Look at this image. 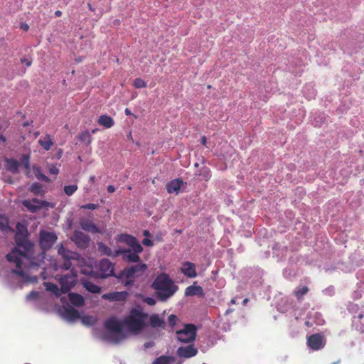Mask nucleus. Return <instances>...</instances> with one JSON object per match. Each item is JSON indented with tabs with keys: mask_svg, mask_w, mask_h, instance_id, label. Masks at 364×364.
Here are the masks:
<instances>
[{
	"mask_svg": "<svg viewBox=\"0 0 364 364\" xmlns=\"http://www.w3.org/2000/svg\"><path fill=\"white\" fill-rule=\"evenodd\" d=\"M340 363V360H338L337 362L333 363H331V364H338V363Z\"/></svg>",
	"mask_w": 364,
	"mask_h": 364,
	"instance_id": "obj_62",
	"label": "nucleus"
},
{
	"mask_svg": "<svg viewBox=\"0 0 364 364\" xmlns=\"http://www.w3.org/2000/svg\"><path fill=\"white\" fill-rule=\"evenodd\" d=\"M58 253L63 260H78L80 257L78 253L67 250L63 244L58 246Z\"/></svg>",
	"mask_w": 364,
	"mask_h": 364,
	"instance_id": "obj_17",
	"label": "nucleus"
},
{
	"mask_svg": "<svg viewBox=\"0 0 364 364\" xmlns=\"http://www.w3.org/2000/svg\"><path fill=\"white\" fill-rule=\"evenodd\" d=\"M18 231L14 237L16 247L6 257L9 262L14 263L16 267L19 269H13V272L18 276H23V272L21 269L22 266L21 258L27 257L32 252L33 245L28 238L27 230L25 229L22 231L18 228Z\"/></svg>",
	"mask_w": 364,
	"mask_h": 364,
	"instance_id": "obj_1",
	"label": "nucleus"
},
{
	"mask_svg": "<svg viewBox=\"0 0 364 364\" xmlns=\"http://www.w3.org/2000/svg\"><path fill=\"white\" fill-rule=\"evenodd\" d=\"M71 267H72L71 260H64V263L61 266V269H63L64 270H68L71 268Z\"/></svg>",
	"mask_w": 364,
	"mask_h": 364,
	"instance_id": "obj_44",
	"label": "nucleus"
},
{
	"mask_svg": "<svg viewBox=\"0 0 364 364\" xmlns=\"http://www.w3.org/2000/svg\"><path fill=\"white\" fill-rule=\"evenodd\" d=\"M9 228L8 219L5 217L0 216V228L2 230H5Z\"/></svg>",
	"mask_w": 364,
	"mask_h": 364,
	"instance_id": "obj_40",
	"label": "nucleus"
},
{
	"mask_svg": "<svg viewBox=\"0 0 364 364\" xmlns=\"http://www.w3.org/2000/svg\"><path fill=\"white\" fill-rule=\"evenodd\" d=\"M78 139L86 144V146H90L92 143V136L91 134L88 131H85L80 133L77 136Z\"/></svg>",
	"mask_w": 364,
	"mask_h": 364,
	"instance_id": "obj_30",
	"label": "nucleus"
},
{
	"mask_svg": "<svg viewBox=\"0 0 364 364\" xmlns=\"http://www.w3.org/2000/svg\"><path fill=\"white\" fill-rule=\"evenodd\" d=\"M133 86L135 88H138V89L144 88V87H146L147 84L143 79L138 77L134 80Z\"/></svg>",
	"mask_w": 364,
	"mask_h": 364,
	"instance_id": "obj_38",
	"label": "nucleus"
},
{
	"mask_svg": "<svg viewBox=\"0 0 364 364\" xmlns=\"http://www.w3.org/2000/svg\"><path fill=\"white\" fill-rule=\"evenodd\" d=\"M20 28L25 31H28L29 29V26L26 23H22L20 25Z\"/></svg>",
	"mask_w": 364,
	"mask_h": 364,
	"instance_id": "obj_49",
	"label": "nucleus"
},
{
	"mask_svg": "<svg viewBox=\"0 0 364 364\" xmlns=\"http://www.w3.org/2000/svg\"><path fill=\"white\" fill-rule=\"evenodd\" d=\"M230 302H231L232 304H235L236 303L235 299H232Z\"/></svg>",
	"mask_w": 364,
	"mask_h": 364,
	"instance_id": "obj_60",
	"label": "nucleus"
},
{
	"mask_svg": "<svg viewBox=\"0 0 364 364\" xmlns=\"http://www.w3.org/2000/svg\"><path fill=\"white\" fill-rule=\"evenodd\" d=\"M183 183V181L180 178L171 181L166 186L167 192L168 193H178L181 188Z\"/></svg>",
	"mask_w": 364,
	"mask_h": 364,
	"instance_id": "obj_20",
	"label": "nucleus"
},
{
	"mask_svg": "<svg viewBox=\"0 0 364 364\" xmlns=\"http://www.w3.org/2000/svg\"><path fill=\"white\" fill-rule=\"evenodd\" d=\"M55 16H57V17H60V16H62V11H60V10H57V11H55Z\"/></svg>",
	"mask_w": 364,
	"mask_h": 364,
	"instance_id": "obj_52",
	"label": "nucleus"
},
{
	"mask_svg": "<svg viewBox=\"0 0 364 364\" xmlns=\"http://www.w3.org/2000/svg\"><path fill=\"white\" fill-rule=\"evenodd\" d=\"M82 285L85 288V289L89 292L98 294L100 293L101 291V287L92 283V282L84 280L82 282Z\"/></svg>",
	"mask_w": 364,
	"mask_h": 364,
	"instance_id": "obj_25",
	"label": "nucleus"
},
{
	"mask_svg": "<svg viewBox=\"0 0 364 364\" xmlns=\"http://www.w3.org/2000/svg\"><path fill=\"white\" fill-rule=\"evenodd\" d=\"M77 274L75 271L71 269L70 274L63 275L59 278L61 286L60 291L63 294L68 293L77 282Z\"/></svg>",
	"mask_w": 364,
	"mask_h": 364,
	"instance_id": "obj_8",
	"label": "nucleus"
},
{
	"mask_svg": "<svg viewBox=\"0 0 364 364\" xmlns=\"http://www.w3.org/2000/svg\"><path fill=\"white\" fill-rule=\"evenodd\" d=\"M80 225L83 230L87 231L88 232H91L92 234L101 232L100 230L97 228V226L90 220H81L80 221Z\"/></svg>",
	"mask_w": 364,
	"mask_h": 364,
	"instance_id": "obj_19",
	"label": "nucleus"
},
{
	"mask_svg": "<svg viewBox=\"0 0 364 364\" xmlns=\"http://www.w3.org/2000/svg\"><path fill=\"white\" fill-rule=\"evenodd\" d=\"M128 296V292L125 291H113L102 294V299L110 301H124L127 299Z\"/></svg>",
	"mask_w": 364,
	"mask_h": 364,
	"instance_id": "obj_15",
	"label": "nucleus"
},
{
	"mask_svg": "<svg viewBox=\"0 0 364 364\" xmlns=\"http://www.w3.org/2000/svg\"><path fill=\"white\" fill-rule=\"evenodd\" d=\"M125 114H126L127 115H130L132 113H131L130 110H129L128 108H127V109H125Z\"/></svg>",
	"mask_w": 364,
	"mask_h": 364,
	"instance_id": "obj_57",
	"label": "nucleus"
},
{
	"mask_svg": "<svg viewBox=\"0 0 364 364\" xmlns=\"http://www.w3.org/2000/svg\"><path fill=\"white\" fill-rule=\"evenodd\" d=\"M195 166L198 167V163L195 164Z\"/></svg>",
	"mask_w": 364,
	"mask_h": 364,
	"instance_id": "obj_63",
	"label": "nucleus"
},
{
	"mask_svg": "<svg viewBox=\"0 0 364 364\" xmlns=\"http://www.w3.org/2000/svg\"><path fill=\"white\" fill-rule=\"evenodd\" d=\"M98 250L100 252H101L102 255H107V256H112L114 254H112V251L110 247H109L107 245H105L102 242H98L97 243Z\"/></svg>",
	"mask_w": 364,
	"mask_h": 364,
	"instance_id": "obj_33",
	"label": "nucleus"
},
{
	"mask_svg": "<svg viewBox=\"0 0 364 364\" xmlns=\"http://www.w3.org/2000/svg\"><path fill=\"white\" fill-rule=\"evenodd\" d=\"M89 9L92 11H94V9L92 7V6L89 4H88Z\"/></svg>",
	"mask_w": 364,
	"mask_h": 364,
	"instance_id": "obj_61",
	"label": "nucleus"
},
{
	"mask_svg": "<svg viewBox=\"0 0 364 364\" xmlns=\"http://www.w3.org/2000/svg\"><path fill=\"white\" fill-rule=\"evenodd\" d=\"M203 290L200 286L191 285L188 287L185 290L186 296H195V295H203Z\"/></svg>",
	"mask_w": 364,
	"mask_h": 364,
	"instance_id": "obj_23",
	"label": "nucleus"
},
{
	"mask_svg": "<svg viewBox=\"0 0 364 364\" xmlns=\"http://www.w3.org/2000/svg\"><path fill=\"white\" fill-rule=\"evenodd\" d=\"M199 176L205 181H209L211 178L210 169L205 166L203 167L200 171Z\"/></svg>",
	"mask_w": 364,
	"mask_h": 364,
	"instance_id": "obj_35",
	"label": "nucleus"
},
{
	"mask_svg": "<svg viewBox=\"0 0 364 364\" xmlns=\"http://www.w3.org/2000/svg\"><path fill=\"white\" fill-rule=\"evenodd\" d=\"M309 288L307 287H303L299 289H296L294 291V295L297 299V300H301L303 296L306 295L309 292Z\"/></svg>",
	"mask_w": 364,
	"mask_h": 364,
	"instance_id": "obj_34",
	"label": "nucleus"
},
{
	"mask_svg": "<svg viewBox=\"0 0 364 364\" xmlns=\"http://www.w3.org/2000/svg\"><path fill=\"white\" fill-rule=\"evenodd\" d=\"M154 346V343L153 341H149V342H146L144 344V347L145 349H147V348H151Z\"/></svg>",
	"mask_w": 364,
	"mask_h": 364,
	"instance_id": "obj_48",
	"label": "nucleus"
},
{
	"mask_svg": "<svg viewBox=\"0 0 364 364\" xmlns=\"http://www.w3.org/2000/svg\"><path fill=\"white\" fill-rule=\"evenodd\" d=\"M22 164L25 169L27 171H29L30 169V157L28 155H23L21 158V163L20 165Z\"/></svg>",
	"mask_w": 364,
	"mask_h": 364,
	"instance_id": "obj_39",
	"label": "nucleus"
},
{
	"mask_svg": "<svg viewBox=\"0 0 364 364\" xmlns=\"http://www.w3.org/2000/svg\"><path fill=\"white\" fill-rule=\"evenodd\" d=\"M40 246L44 250H49L56 242L58 237L55 232H47L42 230L40 232Z\"/></svg>",
	"mask_w": 364,
	"mask_h": 364,
	"instance_id": "obj_10",
	"label": "nucleus"
},
{
	"mask_svg": "<svg viewBox=\"0 0 364 364\" xmlns=\"http://www.w3.org/2000/svg\"><path fill=\"white\" fill-rule=\"evenodd\" d=\"M39 144L46 151H48L53 146V141L50 135L47 134L38 140Z\"/></svg>",
	"mask_w": 364,
	"mask_h": 364,
	"instance_id": "obj_28",
	"label": "nucleus"
},
{
	"mask_svg": "<svg viewBox=\"0 0 364 364\" xmlns=\"http://www.w3.org/2000/svg\"><path fill=\"white\" fill-rule=\"evenodd\" d=\"M23 205L31 213H35L43 207H48L49 203L46 200H41L38 198L28 199L22 201Z\"/></svg>",
	"mask_w": 364,
	"mask_h": 364,
	"instance_id": "obj_11",
	"label": "nucleus"
},
{
	"mask_svg": "<svg viewBox=\"0 0 364 364\" xmlns=\"http://www.w3.org/2000/svg\"><path fill=\"white\" fill-rule=\"evenodd\" d=\"M6 167L12 173H16L18 170L20 163L15 159H6Z\"/></svg>",
	"mask_w": 364,
	"mask_h": 364,
	"instance_id": "obj_32",
	"label": "nucleus"
},
{
	"mask_svg": "<svg viewBox=\"0 0 364 364\" xmlns=\"http://www.w3.org/2000/svg\"><path fill=\"white\" fill-rule=\"evenodd\" d=\"M87 318H83V322H85V320L87 319Z\"/></svg>",
	"mask_w": 364,
	"mask_h": 364,
	"instance_id": "obj_64",
	"label": "nucleus"
},
{
	"mask_svg": "<svg viewBox=\"0 0 364 364\" xmlns=\"http://www.w3.org/2000/svg\"><path fill=\"white\" fill-rule=\"evenodd\" d=\"M28 190L36 196H41L45 194L43 186L37 182L32 183Z\"/></svg>",
	"mask_w": 364,
	"mask_h": 364,
	"instance_id": "obj_27",
	"label": "nucleus"
},
{
	"mask_svg": "<svg viewBox=\"0 0 364 364\" xmlns=\"http://www.w3.org/2000/svg\"><path fill=\"white\" fill-rule=\"evenodd\" d=\"M142 244L145 246H147V247H151L153 245V242L148 239V238H144L143 240H142Z\"/></svg>",
	"mask_w": 364,
	"mask_h": 364,
	"instance_id": "obj_46",
	"label": "nucleus"
},
{
	"mask_svg": "<svg viewBox=\"0 0 364 364\" xmlns=\"http://www.w3.org/2000/svg\"><path fill=\"white\" fill-rule=\"evenodd\" d=\"M80 208L82 209L95 210L98 208V205L95 203H87L82 205Z\"/></svg>",
	"mask_w": 364,
	"mask_h": 364,
	"instance_id": "obj_42",
	"label": "nucleus"
},
{
	"mask_svg": "<svg viewBox=\"0 0 364 364\" xmlns=\"http://www.w3.org/2000/svg\"><path fill=\"white\" fill-rule=\"evenodd\" d=\"M0 140L2 141L3 142H5L6 141V137L3 135H0Z\"/></svg>",
	"mask_w": 364,
	"mask_h": 364,
	"instance_id": "obj_56",
	"label": "nucleus"
},
{
	"mask_svg": "<svg viewBox=\"0 0 364 364\" xmlns=\"http://www.w3.org/2000/svg\"><path fill=\"white\" fill-rule=\"evenodd\" d=\"M38 296V292L36 291H31L28 295H27V298L28 299H36Z\"/></svg>",
	"mask_w": 364,
	"mask_h": 364,
	"instance_id": "obj_45",
	"label": "nucleus"
},
{
	"mask_svg": "<svg viewBox=\"0 0 364 364\" xmlns=\"http://www.w3.org/2000/svg\"><path fill=\"white\" fill-rule=\"evenodd\" d=\"M196 337V327L193 324H186L183 329L176 331V338L181 343H191Z\"/></svg>",
	"mask_w": 364,
	"mask_h": 364,
	"instance_id": "obj_7",
	"label": "nucleus"
},
{
	"mask_svg": "<svg viewBox=\"0 0 364 364\" xmlns=\"http://www.w3.org/2000/svg\"><path fill=\"white\" fill-rule=\"evenodd\" d=\"M176 361V358L172 355H161L156 358L152 364H171Z\"/></svg>",
	"mask_w": 364,
	"mask_h": 364,
	"instance_id": "obj_24",
	"label": "nucleus"
},
{
	"mask_svg": "<svg viewBox=\"0 0 364 364\" xmlns=\"http://www.w3.org/2000/svg\"><path fill=\"white\" fill-rule=\"evenodd\" d=\"M150 325L153 328L161 327L162 328H165V322L163 319H161L159 315L154 314L150 316Z\"/></svg>",
	"mask_w": 364,
	"mask_h": 364,
	"instance_id": "obj_26",
	"label": "nucleus"
},
{
	"mask_svg": "<svg viewBox=\"0 0 364 364\" xmlns=\"http://www.w3.org/2000/svg\"><path fill=\"white\" fill-rule=\"evenodd\" d=\"M104 326L106 329L112 333L109 339L114 343H118L125 338L122 333L123 322H120L116 317L112 316L105 321Z\"/></svg>",
	"mask_w": 364,
	"mask_h": 364,
	"instance_id": "obj_6",
	"label": "nucleus"
},
{
	"mask_svg": "<svg viewBox=\"0 0 364 364\" xmlns=\"http://www.w3.org/2000/svg\"><path fill=\"white\" fill-rule=\"evenodd\" d=\"M65 316L70 320H75L80 317L77 310L72 306H69L65 309Z\"/></svg>",
	"mask_w": 364,
	"mask_h": 364,
	"instance_id": "obj_29",
	"label": "nucleus"
},
{
	"mask_svg": "<svg viewBox=\"0 0 364 364\" xmlns=\"http://www.w3.org/2000/svg\"><path fill=\"white\" fill-rule=\"evenodd\" d=\"M181 272L189 278H195L197 276L196 266L191 262H185L181 268Z\"/></svg>",
	"mask_w": 364,
	"mask_h": 364,
	"instance_id": "obj_18",
	"label": "nucleus"
},
{
	"mask_svg": "<svg viewBox=\"0 0 364 364\" xmlns=\"http://www.w3.org/2000/svg\"><path fill=\"white\" fill-rule=\"evenodd\" d=\"M33 170L35 171V174L37 178L47 183H49L50 181V178L48 176H46L45 174L41 172V169L39 167H33Z\"/></svg>",
	"mask_w": 364,
	"mask_h": 364,
	"instance_id": "obj_36",
	"label": "nucleus"
},
{
	"mask_svg": "<svg viewBox=\"0 0 364 364\" xmlns=\"http://www.w3.org/2000/svg\"><path fill=\"white\" fill-rule=\"evenodd\" d=\"M21 61L22 63H25L26 65V66H28V67L31 66V61L28 59L21 58Z\"/></svg>",
	"mask_w": 364,
	"mask_h": 364,
	"instance_id": "obj_50",
	"label": "nucleus"
},
{
	"mask_svg": "<svg viewBox=\"0 0 364 364\" xmlns=\"http://www.w3.org/2000/svg\"><path fill=\"white\" fill-rule=\"evenodd\" d=\"M248 301H249V299H247V298H246V299H245L243 300V304H244V305H245V304L248 302Z\"/></svg>",
	"mask_w": 364,
	"mask_h": 364,
	"instance_id": "obj_59",
	"label": "nucleus"
},
{
	"mask_svg": "<svg viewBox=\"0 0 364 364\" xmlns=\"http://www.w3.org/2000/svg\"><path fill=\"white\" fill-rule=\"evenodd\" d=\"M144 235L146 236V237H148L150 235V232L149 230H144Z\"/></svg>",
	"mask_w": 364,
	"mask_h": 364,
	"instance_id": "obj_55",
	"label": "nucleus"
},
{
	"mask_svg": "<svg viewBox=\"0 0 364 364\" xmlns=\"http://www.w3.org/2000/svg\"><path fill=\"white\" fill-rule=\"evenodd\" d=\"M43 284L47 291L53 293L56 296H60L62 292L55 284L48 282H44Z\"/></svg>",
	"mask_w": 364,
	"mask_h": 364,
	"instance_id": "obj_31",
	"label": "nucleus"
},
{
	"mask_svg": "<svg viewBox=\"0 0 364 364\" xmlns=\"http://www.w3.org/2000/svg\"><path fill=\"white\" fill-rule=\"evenodd\" d=\"M49 173L52 175H58L59 173V168L55 165H50L48 168Z\"/></svg>",
	"mask_w": 364,
	"mask_h": 364,
	"instance_id": "obj_43",
	"label": "nucleus"
},
{
	"mask_svg": "<svg viewBox=\"0 0 364 364\" xmlns=\"http://www.w3.org/2000/svg\"><path fill=\"white\" fill-rule=\"evenodd\" d=\"M177 316L176 315L171 314L168 318V323L171 326H174L177 321Z\"/></svg>",
	"mask_w": 364,
	"mask_h": 364,
	"instance_id": "obj_41",
	"label": "nucleus"
},
{
	"mask_svg": "<svg viewBox=\"0 0 364 364\" xmlns=\"http://www.w3.org/2000/svg\"><path fill=\"white\" fill-rule=\"evenodd\" d=\"M107 191L109 193H112L115 191V187L112 185H109L107 186Z\"/></svg>",
	"mask_w": 364,
	"mask_h": 364,
	"instance_id": "obj_51",
	"label": "nucleus"
},
{
	"mask_svg": "<svg viewBox=\"0 0 364 364\" xmlns=\"http://www.w3.org/2000/svg\"><path fill=\"white\" fill-rule=\"evenodd\" d=\"M98 131V129H94L91 131V133L90 134H95Z\"/></svg>",
	"mask_w": 364,
	"mask_h": 364,
	"instance_id": "obj_58",
	"label": "nucleus"
},
{
	"mask_svg": "<svg viewBox=\"0 0 364 364\" xmlns=\"http://www.w3.org/2000/svg\"><path fill=\"white\" fill-rule=\"evenodd\" d=\"M95 181V176H90V181L92 182V183H94Z\"/></svg>",
	"mask_w": 364,
	"mask_h": 364,
	"instance_id": "obj_54",
	"label": "nucleus"
},
{
	"mask_svg": "<svg viewBox=\"0 0 364 364\" xmlns=\"http://www.w3.org/2000/svg\"><path fill=\"white\" fill-rule=\"evenodd\" d=\"M78 187L77 185H69L65 186L63 188L64 193L68 196H72L77 190Z\"/></svg>",
	"mask_w": 364,
	"mask_h": 364,
	"instance_id": "obj_37",
	"label": "nucleus"
},
{
	"mask_svg": "<svg viewBox=\"0 0 364 364\" xmlns=\"http://www.w3.org/2000/svg\"><path fill=\"white\" fill-rule=\"evenodd\" d=\"M117 240L119 242L125 243L130 247H135L136 252L143 251V247L137 241L136 238L131 235L120 234L117 237Z\"/></svg>",
	"mask_w": 364,
	"mask_h": 364,
	"instance_id": "obj_13",
	"label": "nucleus"
},
{
	"mask_svg": "<svg viewBox=\"0 0 364 364\" xmlns=\"http://www.w3.org/2000/svg\"><path fill=\"white\" fill-rule=\"evenodd\" d=\"M68 299L70 302L75 306H82L85 304V299L83 296L77 293H69Z\"/></svg>",
	"mask_w": 364,
	"mask_h": 364,
	"instance_id": "obj_21",
	"label": "nucleus"
},
{
	"mask_svg": "<svg viewBox=\"0 0 364 364\" xmlns=\"http://www.w3.org/2000/svg\"><path fill=\"white\" fill-rule=\"evenodd\" d=\"M146 269V264L140 262L137 264L126 267L115 277L119 279L120 282L125 287L129 289L134 285L137 278L144 274Z\"/></svg>",
	"mask_w": 364,
	"mask_h": 364,
	"instance_id": "obj_3",
	"label": "nucleus"
},
{
	"mask_svg": "<svg viewBox=\"0 0 364 364\" xmlns=\"http://www.w3.org/2000/svg\"><path fill=\"white\" fill-rule=\"evenodd\" d=\"M177 355L181 358H189L196 355L198 349L193 345L181 346L177 349Z\"/></svg>",
	"mask_w": 364,
	"mask_h": 364,
	"instance_id": "obj_16",
	"label": "nucleus"
},
{
	"mask_svg": "<svg viewBox=\"0 0 364 364\" xmlns=\"http://www.w3.org/2000/svg\"><path fill=\"white\" fill-rule=\"evenodd\" d=\"M131 248L132 249H119L115 251L114 256L122 255L123 259L128 262H139L140 261L139 254L142 251L136 252L134 247Z\"/></svg>",
	"mask_w": 364,
	"mask_h": 364,
	"instance_id": "obj_9",
	"label": "nucleus"
},
{
	"mask_svg": "<svg viewBox=\"0 0 364 364\" xmlns=\"http://www.w3.org/2000/svg\"><path fill=\"white\" fill-rule=\"evenodd\" d=\"M145 301L147 304L151 306L154 305L156 304L155 299L151 297L146 298Z\"/></svg>",
	"mask_w": 364,
	"mask_h": 364,
	"instance_id": "obj_47",
	"label": "nucleus"
},
{
	"mask_svg": "<svg viewBox=\"0 0 364 364\" xmlns=\"http://www.w3.org/2000/svg\"><path fill=\"white\" fill-rule=\"evenodd\" d=\"M114 264L108 259H102L97 263L95 267H92L87 274L95 278L105 279L110 276H116L114 272Z\"/></svg>",
	"mask_w": 364,
	"mask_h": 364,
	"instance_id": "obj_5",
	"label": "nucleus"
},
{
	"mask_svg": "<svg viewBox=\"0 0 364 364\" xmlns=\"http://www.w3.org/2000/svg\"><path fill=\"white\" fill-rule=\"evenodd\" d=\"M326 341L323 337L319 333L311 335L307 339L308 346L314 350H318L325 346Z\"/></svg>",
	"mask_w": 364,
	"mask_h": 364,
	"instance_id": "obj_14",
	"label": "nucleus"
},
{
	"mask_svg": "<svg viewBox=\"0 0 364 364\" xmlns=\"http://www.w3.org/2000/svg\"><path fill=\"white\" fill-rule=\"evenodd\" d=\"M155 290L156 296L161 301H166L178 290V287L166 274L158 275L151 284Z\"/></svg>",
	"mask_w": 364,
	"mask_h": 364,
	"instance_id": "obj_2",
	"label": "nucleus"
},
{
	"mask_svg": "<svg viewBox=\"0 0 364 364\" xmlns=\"http://www.w3.org/2000/svg\"><path fill=\"white\" fill-rule=\"evenodd\" d=\"M201 143L203 144V145H205L206 143H207V139L205 136H202L201 138Z\"/></svg>",
	"mask_w": 364,
	"mask_h": 364,
	"instance_id": "obj_53",
	"label": "nucleus"
},
{
	"mask_svg": "<svg viewBox=\"0 0 364 364\" xmlns=\"http://www.w3.org/2000/svg\"><path fill=\"white\" fill-rule=\"evenodd\" d=\"M71 240L80 249H86L90 242V237L80 230H75L73 232Z\"/></svg>",
	"mask_w": 364,
	"mask_h": 364,
	"instance_id": "obj_12",
	"label": "nucleus"
},
{
	"mask_svg": "<svg viewBox=\"0 0 364 364\" xmlns=\"http://www.w3.org/2000/svg\"><path fill=\"white\" fill-rule=\"evenodd\" d=\"M147 318L148 314L144 313L141 309L134 308L131 309L129 314L124 318L123 325L129 331L138 333L145 327Z\"/></svg>",
	"mask_w": 364,
	"mask_h": 364,
	"instance_id": "obj_4",
	"label": "nucleus"
},
{
	"mask_svg": "<svg viewBox=\"0 0 364 364\" xmlns=\"http://www.w3.org/2000/svg\"><path fill=\"white\" fill-rule=\"evenodd\" d=\"M97 122L101 126H103L105 128H111L114 124V119L107 114L101 115L97 120Z\"/></svg>",
	"mask_w": 364,
	"mask_h": 364,
	"instance_id": "obj_22",
	"label": "nucleus"
}]
</instances>
